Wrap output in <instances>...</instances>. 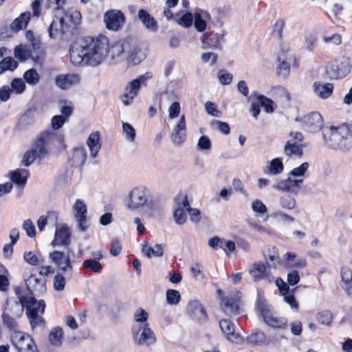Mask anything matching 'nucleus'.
I'll list each match as a JSON object with an SVG mask.
<instances>
[{"instance_id":"nucleus-1","label":"nucleus","mask_w":352,"mask_h":352,"mask_svg":"<svg viewBox=\"0 0 352 352\" xmlns=\"http://www.w3.org/2000/svg\"><path fill=\"white\" fill-rule=\"evenodd\" d=\"M109 51V39L104 35L96 38L87 36L70 47L71 62L76 66L85 64L91 67L100 65Z\"/></svg>"},{"instance_id":"nucleus-2","label":"nucleus","mask_w":352,"mask_h":352,"mask_svg":"<svg viewBox=\"0 0 352 352\" xmlns=\"http://www.w3.org/2000/svg\"><path fill=\"white\" fill-rule=\"evenodd\" d=\"M81 14L77 10L65 12L60 17L55 16L49 28V36L52 38L72 35L78 25L80 23Z\"/></svg>"},{"instance_id":"nucleus-3","label":"nucleus","mask_w":352,"mask_h":352,"mask_svg":"<svg viewBox=\"0 0 352 352\" xmlns=\"http://www.w3.org/2000/svg\"><path fill=\"white\" fill-rule=\"evenodd\" d=\"M323 138L327 146L333 149L344 151L352 147V134L345 124L326 129L323 132Z\"/></svg>"},{"instance_id":"nucleus-4","label":"nucleus","mask_w":352,"mask_h":352,"mask_svg":"<svg viewBox=\"0 0 352 352\" xmlns=\"http://www.w3.org/2000/svg\"><path fill=\"white\" fill-rule=\"evenodd\" d=\"M19 290V288L15 289L17 298H8L3 308V323L10 329H16V320L22 316L25 308V296H20Z\"/></svg>"},{"instance_id":"nucleus-5","label":"nucleus","mask_w":352,"mask_h":352,"mask_svg":"<svg viewBox=\"0 0 352 352\" xmlns=\"http://www.w3.org/2000/svg\"><path fill=\"white\" fill-rule=\"evenodd\" d=\"M151 77V73L147 72L128 82L125 87L124 94L120 96V100L123 104L125 106L131 104L138 94L141 85H146V81Z\"/></svg>"},{"instance_id":"nucleus-6","label":"nucleus","mask_w":352,"mask_h":352,"mask_svg":"<svg viewBox=\"0 0 352 352\" xmlns=\"http://www.w3.org/2000/svg\"><path fill=\"white\" fill-rule=\"evenodd\" d=\"M150 204L149 191L144 186L133 188L126 199V206L132 210H138L145 206H149Z\"/></svg>"},{"instance_id":"nucleus-7","label":"nucleus","mask_w":352,"mask_h":352,"mask_svg":"<svg viewBox=\"0 0 352 352\" xmlns=\"http://www.w3.org/2000/svg\"><path fill=\"white\" fill-rule=\"evenodd\" d=\"M134 342L138 345L151 346L155 343L156 337L148 324H134L132 327Z\"/></svg>"},{"instance_id":"nucleus-8","label":"nucleus","mask_w":352,"mask_h":352,"mask_svg":"<svg viewBox=\"0 0 352 352\" xmlns=\"http://www.w3.org/2000/svg\"><path fill=\"white\" fill-rule=\"evenodd\" d=\"M70 253H73L69 249L67 251H54L50 254V258L56 264L59 270L67 277L72 276V265L70 259Z\"/></svg>"},{"instance_id":"nucleus-9","label":"nucleus","mask_w":352,"mask_h":352,"mask_svg":"<svg viewBox=\"0 0 352 352\" xmlns=\"http://www.w3.org/2000/svg\"><path fill=\"white\" fill-rule=\"evenodd\" d=\"M12 343L18 352H38L32 338L22 332H15L12 336Z\"/></svg>"},{"instance_id":"nucleus-10","label":"nucleus","mask_w":352,"mask_h":352,"mask_svg":"<svg viewBox=\"0 0 352 352\" xmlns=\"http://www.w3.org/2000/svg\"><path fill=\"white\" fill-rule=\"evenodd\" d=\"M240 302L241 296L239 292L230 294L222 300V309L227 315H238L241 312Z\"/></svg>"},{"instance_id":"nucleus-11","label":"nucleus","mask_w":352,"mask_h":352,"mask_svg":"<svg viewBox=\"0 0 352 352\" xmlns=\"http://www.w3.org/2000/svg\"><path fill=\"white\" fill-rule=\"evenodd\" d=\"M104 21L108 30L117 31L124 25L125 17L121 11L112 10L104 14Z\"/></svg>"},{"instance_id":"nucleus-12","label":"nucleus","mask_w":352,"mask_h":352,"mask_svg":"<svg viewBox=\"0 0 352 352\" xmlns=\"http://www.w3.org/2000/svg\"><path fill=\"white\" fill-rule=\"evenodd\" d=\"M135 52V47L132 48L129 41L122 40L113 43L111 47L109 46L108 53L111 54L113 59L120 58L124 53L127 54L131 58Z\"/></svg>"},{"instance_id":"nucleus-13","label":"nucleus","mask_w":352,"mask_h":352,"mask_svg":"<svg viewBox=\"0 0 352 352\" xmlns=\"http://www.w3.org/2000/svg\"><path fill=\"white\" fill-rule=\"evenodd\" d=\"M296 121H301L303 123V127L310 132L319 131L323 124L322 118L317 111H313L304 116L300 120L296 118Z\"/></svg>"},{"instance_id":"nucleus-14","label":"nucleus","mask_w":352,"mask_h":352,"mask_svg":"<svg viewBox=\"0 0 352 352\" xmlns=\"http://www.w3.org/2000/svg\"><path fill=\"white\" fill-rule=\"evenodd\" d=\"M57 139L58 137L55 133L43 131L38 136L34 145L38 149L43 151V154L46 155L50 146H52Z\"/></svg>"},{"instance_id":"nucleus-15","label":"nucleus","mask_w":352,"mask_h":352,"mask_svg":"<svg viewBox=\"0 0 352 352\" xmlns=\"http://www.w3.org/2000/svg\"><path fill=\"white\" fill-rule=\"evenodd\" d=\"M87 154L85 147L78 146L68 153L67 162L71 166L81 168L85 163Z\"/></svg>"},{"instance_id":"nucleus-16","label":"nucleus","mask_w":352,"mask_h":352,"mask_svg":"<svg viewBox=\"0 0 352 352\" xmlns=\"http://www.w3.org/2000/svg\"><path fill=\"white\" fill-rule=\"evenodd\" d=\"M186 138V124L185 116L182 115L173 128L170 135L173 143L176 146L182 145Z\"/></svg>"},{"instance_id":"nucleus-17","label":"nucleus","mask_w":352,"mask_h":352,"mask_svg":"<svg viewBox=\"0 0 352 352\" xmlns=\"http://www.w3.org/2000/svg\"><path fill=\"white\" fill-rule=\"evenodd\" d=\"M302 182V178L292 179L289 177L286 179L278 182L273 187L274 189L289 192L292 194L296 195L301 188V184Z\"/></svg>"},{"instance_id":"nucleus-18","label":"nucleus","mask_w":352,"mask_h":352,"mask_svg":"<svg viewBox=\"0 0 352 352\" xmlns=\"http://www.w3.org/2000/svg\"><path fill=\"white\" fill-rule=\"evenodd\" d=\"M25 314L28 317H32L35 315H39V314H42L44 312L45 308L44 300L38 301L34 297L25 296Z\"/></svg>"},{"instance_id":"nucleus-19","label":"nucleus","mask_w":352,"mask_h":352,"mask_svg":"<svg viewBox=\"0 0 352 352\" xmlns=\"http://www.w3.org/2000/svg\"><path fill=\"white\" fill-rule=\"evenodd\" d=\"M262 316L265 322L272 328L286 329L287 326V320L283 317H278L274 315L265 310V309H261Z\"/></svg>"},{"instance_id":"nucleus-20","label":"nucleus","mask_w":352,"mask_h":352,"mask_svg":"<svg viewBox=\"0 0 352 352\" xmlns=\"http://www.w3.org/2000/svg\"><path fill=\"white\" fill-rule=\"evenodd\" d=\"M187 311L194 320L200 322H205L207 320L206 311L202 305L197 300H192L188 303Z\"/></svg>"},{"instance_id":"nucleus-21","label":"nucleus","mask_w":352,"mask_h":352,"mask_svg":"<svg viewBox=\"0 0 352 352\" xmlns=\"http://www.w3.org/2000/svg\"><path fill=\"white\" fill-rule=\"evenodd\" d=\"M46 280L43 277H38L36 275L32 274L25 280V284L29 291L33 294H43L46 290Z\"/></svg>"},{"instance_id":"nucleus-22","label":"nucleus","mask_w":352,"mask_h":352,"mask_svg":"<svg viewBox=\"0 0 352 352\" xmlns=\"http://www.w3.org/2000/svg\"><path fill=\"white\" fill-rule=\"evenodd\" d=\"M223 39V35L214 32H206L203 35L202 43L203 49H221V40Z\"/></svg>"},{"instance_id":"nucleus-23","label":"nucleus","mask_w":352,"mask_h":352,"mask_svg":"<svg viewBox=\"0 0 352 352\" xmlns=\"http://www.w3.org/2000/svg\"><path fill=\"white\" fill-rule=\"evenodd\" d=\"M70 235L69 228L67 226L56 228L54 239L52 243V245H68L70 243Z\"/></svg>"},{"instance_id":"nucleus-24","label":"nucleus","mask_w":352,"mask_h":352,"mask_svg":"<svg viewBox=\"0 0 352 352\" xmlns=\"http://www.w3.org/2000/svg\"><path fill=\"white\" fill-rule=\"evenodd\" d=\"M80 81V76L74 74L59 75L56 78V85L63 89H67Z\"/></svg>"},{"instance_id":"nucleus-25","label":"nucleus","mask_w":352,"mask_h":352,"mask_svg":"<svg viewBox=\"0 0 352 352\" xmlns=\"http://www.w3.org/2000/svg\"><path fill=\"white\" fill-rule=\"evenodd\" d=\"M219 327L230 341L238 342L241 340V337L235 333L234 324L230 320H221L219 321Z\"/></svg>"},{"instance_id":"nucleus-26","label":"nucleus","mask_w":352,"mask_h":352,"mask_svg":"<svg viewBox=\"0 0 352 352\" xmlns=\"http://www.w3.org/2000/svg\"><path fill=\"white\" fill-rule=\"evenodd\" d=\"M138 18L148 30L155 32L158 30L157 21L145 10L138 11Z\"/></svg>"},{"instance_id":"nucleus-27","label":"nucleus","mask_w":352,"mask_h":352,"mask_svg":"<svg viewBox=\"0 0 352 352\" xmlns=\"http://www.w3.org/2000/svg\"><path fill=\"white\" fill-rule=\"evenodd\" d=\"M100 138V133L98 131H96L91 133L87 140V144L90 151V156L93 158H95L97 156L101 148Z\"/></svg>"},{"instance_id":"nucleus-28","label":"nucleus","mask_w":352,"mask_h":352,"mask_svg":"<svg viewBox=\"0 0 352 352\" xmlns=\"http://www.w3.org/2000/svg\"><path fill=\"white\" fill-rule=\"evenodd\" d=\"M45 157V155L43 154V151H41L33 145L32 149L28 151L23 155L22 164L25 166H28L32 164L36 159L41 160Z\"/></svg>"},{"instance_id":"nucleus-29","label":"nucleus","mask_w":352,"mask_h":352,"mask_svg":"<svg viewBox=\"0 0 352 352\" xmlns=\"http://www.w3.org/2000/svg\"><path fill=\"white\" fill-rule=\"evenodd\" d=\"M180 199L182 201V206L186 208L187 211L189 212L190 220L193 223H198L201 219V212L197 208H192L190 207V204L188 202L187 195H178L176 197V200H179Z\"/></svg>"},{"instance_id":"nucleus-30","label":"nucleus","mask_w":352,"mask_h":352,"mask_svg":"<svg viewBox=\"0 0 352 352\" xmlns=\"http://www.w3.org/2000/svg\"><path fill=\"white\" fill-rule=\"evenodd\" d=\"M195 28L198 32H203L206 28V21L210 19V14L208 12L198 10L195 12Z\"/></svg>"},{"instance_id":"nucleus-31","label":"nucleus","mask_w":352,"mask_h":352,"mask_svg":"<svg viewBox=\"0 0 352 352\" xmlns=\"http://www.w3.org/2000/svg\"><path fill=\"white\" fill-rule=\"evenodd\" d=\"M341 287L345 292L346 294H349L352 287V271L350 268L344 267L341 268Z\"/></svg>"},{"instance_id":"nucleus-32","label":"nucleus","mask_w":352,"mask_h":352,"mask_svg":"<svg viewBox=\"0 0 352 352\" xmlns=\"http://www.w3.org/2000/svg\"><path fill=\"white\" fill-rule=\"evenodd\" d=\"M314 92L322 98H327L333 92V86L331 83L316 82L314 84Z\"/></svg>"},{"instance_id":"nucleus-33","label":"nucleus","mask_w":352,"mask_h":352,"mask_svg":"<svg viewBox=\"0 0 352 352\" xmlns=\"http://www.w3.org/2000/svg\"><path fill=\"white\" fill-rule=\"evenodd\" d=\"M302 147L303 145L302 144H299L297 142H293V140H291L286 143L284 148V153L288 157L295 155L300 157L303 154Z\"/></svg>"},{"instance_id":"nucleus-34","label":"nucleus","mask_w":352,"mask_h":352,"mask_svg":"<svg viewBox=\"0 0 352 352\" xmlns=\"http://www.w3.org/2000/svg\"><path fill=\"white\" fill-rule=\"evenodd\" d=\"M344 66L343 63L340 65L331 64L327 67L326 72L332 78H342L349 73L348 68H342Z\"/></svg>"},{"instance_id":"nucleus-35","label":"nucleus","mask_w":352,"mask_h":352,"mask_svg":"<svg viewBox=\"0 0 352 352\" xmlns=\"http://www.w3.org/2000/svg\"><path fill=\"white\" fill-rule=\"evenodd\" d=\"M175 201V210L173 213V219L177 225H183L186 221V212L184 211V208L182 206V201L180 200H176Z\"/></svg>"},{"instance_id":"nucleus-36","label":"nucleus","mask_w":352,"mask_h":352,"mask_svg":"<svg viewBox=\"0 0 352 352\" xmlns=\"http://www.w3.org/2000/svg\"><path fill=\"white\" fill-rule=\"evenodd\" d=\"M263 256L266 265L269 268L276 267V265L280 262L278 250L275 247H272V249H269L267 252L264 251Z\"/></svg>"},{"instance_id":"nucleus-37","label":"nucleus","mask_w":352,"mask_h":352,"mask_svg":"<svg viewBox=\"0 0 352 352\" xmlns=\"http://www.w3.org/2000/svg\"><path fill=\"white\" fill-rule=\"evenodd\" d=\"M31 14L30 12L22 13L19 17L15 19L10 25V28L13 31H19L23 28H26L30 19Z\"/></svg>"},{"instance_id":"nucleus-38","label":"nucleus","mask_w":352,"mask_h":352,"mask_svg":"<svg viewBox=\"0 0 352 352\" xmlns=\"http://www.w3.org/2000/svg\"><path fill=\"white\" fill-rule=\"evenodd\" d=\"M11 180L18 184L24 186L29 176V171L24 168H18L10 173Z\"/></svg>"},{"instance_id":"nucleus-39","label":"nucleus","mask_w":352,"mask_h":352,"mask_svg":"<svg viewBox=\"0 0 352 352\" xmlns=\"http://www.w3.org/2000/svg\"><path fill=\"white\" fill-rule=\"evenodd\" d=\"M266 265L262 262L254 263L250 269V274L255 281L264 278Z\"/></svg>"},{"instance_id":"nucleus-40","label":"nucleus","mask_w":352,"mask_h":352,"mask_svg":"<svg viewBox=\"0 0 352 352\" xmlns=\"http://www.w3.org/2000/svg\"><path fill=\"white\" fill-rule=\"evenodd\" d=\"M283 164L280 157L273 159L268 166L265 167V172L271 175H278L283 170Z\"/></svg>"},{"instance_id":"nucleus-41","label":"nucleus","mask_w":352,"mask_h":352,"mask_svg":"<svg viewBox=\"0 0 352 352\" xmlns=\"http://www.w3.org/2000/svg\"><path fill=\"white\" fill-rule=\"evenodd\" d=\"M247 342L254 345H262L266 342V336L263 331L256 330L246 338Z\"/></svg>"},{"instance_id":"nucleus-42","label":"nucleus","mask_w":352,"mask_h":352,"mask_svg":"<svg viewBox=\"0 0 352 352\" xmlns=\"http://www.w3.org/2000/svg\"><path fill=\"white\" fill-rule=\"evenodd\" d=\"M63 338V329L59 327H56L50 332L48 337V340L51 344L55 346H60L62 344Z\"/></svg>"},{"instance_id":"nucleus-43","label":"nucleus","mask_w":352,"mask_h":352,"mask_svg":"<svg viewBox=\"0 0 352 352\" xmlns=\"http://www.w3.org/2000/svg\"><path fill=\"white\" fill-rule=\"evenodd\" d=\"M162 244H157L153 248L145 245L142 248V252L149 258L153 256L160 257L164 254Z\"/></svg>"},{"instance_id":"nucleus-44","label":"nucleus","mask_w":352,"mask_h":352,"mask_svg":"<svg viewBox=\"0 0 352 352\" xmlns=\"http://www.w3.org/2000/svg\"><path fill=\"white\" fill-rule=\"evenodd\" d=\"M14 56L19 60L24 61L29 58H34L32 52L27 46L18 45L14 49Z\"/></svg>"},{"instance_id":"nucleus-45","label":"nucleus","mask_w":352,"mask_h":352,"mask_svg":"<svg viewBox=\"0 0 352 352\" xmlns=\"http://www.w3.org/2000/svg\"><path fill=\"white\" fill-rule=\"evenodd\" d=\"M23 78L25 82L31 85H36L40 80V76L34 69L26 71L23 74Z\"/></svg>"},{"instance_id":"nucleus-46","label":"nucleus","mask_w":352,"mask_h":352,"mask_svg":"<svg viewBox=\"0 0 352 352\" xmlns=\"http://www.w3.org/2000/svg\"><path fill=\"white\" fill-rule=\"evenodd\" d=\"M17 62L13 60L12 58H4L0 62V74L3 73L6 70L12 71L15 69L17 67Z\"/></svg>"},{"instance_id":"nucleus-47","label":"nucleus","mask_w":352,"mask_h":352,"mask_svg":"<svg viewBox=\"0 0 352 352\" xmlns=\"http://www.w3.org/2000/svg\"><path fill=\"white\" fill-rule=\"evenodd\" d=\"M59 109L62 116L67 119L72 114L74 106L72 102L63 100L59 102Z\"/></svg>"},{"instance_id":"nucleus-48","label":"nucleus","mask_w":352,"mask_h":352,"mask_svg":"<svg viewBox=\"0 0 352 352\" xmlns=\"http://www.w3.org/2000/svg\"><path fill=\"white\" fill-rule=\"evenodd\" d=\"M65 276L64 273L60 272L58 273L54 278V288L56 291H62L65 286L66 278H71Z\"/></svg>"},{"instance_id":"nucleus-49","label":"nucleus","mask_w":352,"mask_h":352,"mask_svg":"<svg viewBox=\"0 0 352 352\" xmlns=\"http://www.w3.org/2000/svg\"><path fill=\"white\" fill-rule=\"evenodd\" d=\"M316 319L322 324L329 325L332 322L333 315L330 311L324 310L318 313Z\"/></svg>"},{"instance_id":"nucleus-50","label":"nucleus","mask_w":352,"mask_h":352,"mask_svg":"<svg viewBox=\"0 0 352 352\" xmlns=\"http://www.w3.org/2000/svg\"><path fill=\"white\" fill-rule=\"evenodd\" d=\"M280 204L283 208L291 210L296 206V199L290 195H285L280 197Z\"/></svg>"},{"instance_id":"nucleus-51","label":"nucleus","mask_w":352,"mask_h":352,"mask_svg":"<svg viewBox=\"0 0 352 352\" xmlns=\"http://www.w3.org/2000/svg\"><path fill=\"white\" fill-rule=\"evenodd\" d=\"M258 102L260 104V107H263L265 109V111L267 113H272L274 111L272 104L273 101L271 99L267 98L263 95H259L256 98Z\"/></svg>"},{"instance_id":"nucleus-52","label":"nucleus","mask_w":352,"mask_h":352,"mask_svg":"<svg viewBox=\"0 0 352 352\" xmlns=\"http://www.w3.org/2000/svg\"><path fill=\"white\" fill-rule=\"evenodd\" d=\"M167 302L170 305H177L179 302L181 296L177 290L168 289L166 293Z\"/></svg>"},{"instance_id":"nucleus-53","label":"nucleus","mask_w":352,"mask_h":352,"mask_svg":"<svg viewBox=\"0 0 352 352\" xmlns=\"http://www.w3.org/2000/svg\"><path fill=\"white\" fill-rule=\"evenodd\" d=\"M148 313L142 308H138L134 314V320L138 323L137 324L148 323Z\"/></svg>"},{"instance_id":"nucleus-54","label":"nucleus","mask_w":352,"mask_h":352,"mask_svg":"<svg viewBox=\"0 0 352 352\" xmlns=\"http://www.w3.org/2000/svg\"><path fill=\"white\" fill-rule=\"evenodd\" d=\"M210 125L214 129H218L223 134L228 135L230 133V126L226 122L214 120L211 122Z\"/></svg>"},{"instance_id":"nucleus-55","label":"nucleus","mask_w":352,"mask_h":352,"mask_svg":"<svg viewBox=\"0 0 352 352\" xmlns=\"http://www.w3.org/2000/svg\"><path fill=\"white\" fill-rule=\"evenodd\" d=\"M47 216H41L37 221V226L40 231H43L50 217H53L56 220L58 219V213L55 211L48 212Z\"/></svg>"},{"instance_id":"nucleus-56","label":"nucleus","mask_w":352,"mask_h":352,"mask_svg":"<svg viewBox=\"0 0 352 352\" xmlns=\"http://www.w3.org/2000/svg\"><path fill=\"white\" fill-rule=\"evenodd\" d=\"M122 129L126 139L129 142H133L136 133L132 125L126 122H122Z\"/></svg>"},{"instance_id":"nucleus-57","label":"nucleus","mask_w":352,"mask_h":352,"mask_svg":"<svg viewBox=\"0 0 352 352\" xmlns=\"http://www.w3.org/2000/svg\"><path fill=\"white\" fill-rule=\"evenodd\" d=\"M74 209L76 211L75 217H87V207L86 205L80 199H77L74 205Z\"/></svg>"},{"instance_id":"nucleus-58","label":"nucleus","mask_w":352,"mask_h":352,"mask_svg":"<svg viewBox=\"0 0 352 352\" xmlns=\"http://www.w3.org/2000/svg\"><path fill=\"white\" fill-rule=\"evenodd\" d=\"M193 22V15L190 12H186L177 19V23L184 28H189Z\"/></svg>"},{"instance_id":"nucleus-59","label":"nucleus","mask_w":352,"mask_h":352,"mask_svg":"<svg viewBox=\"0 0 352 352\" xmlns=\"http://www.w3.org/2000/svg\"><path fill=\"white\" fill-rule=\"evenodd\" d=\"M82 267L83 268H91L94 272H100L102 269L100 263L93 259L85 260Z\"/></svg>"},{"instance_id":"nucleus-60","label":"nucleus","mask_w":352,"mask_h":352,"mask_svg":"<svg viewBox=\"0 0 352 352\" xmlns=\"http://www.w3.org/2000/svg\"><path fill=\"white\" fill-rule=\"evenodd\" d=\"M12 90L17 94H22L25 89V85L21 78H14L11 82Z\"/></svg>"},{"instance_id":"nucleus-61","label":"nucleus","mask_w":352,"mask_h":352,"mask_svg":"<svg viewBox=\"0 0 352 352\" xmlns=\"http://www.w3.org/2000/svg\"><path fill=\"white\" fill-rule=\"evenodd\" d=\"M23 229L25 231L29 237H34L36 234V228L33 222L30 219H26L22 225Z\"/></svg>"},{"instance_id":"nucleus-62","label":"nucleus","mask_w":352,"mask_h":352,"mask_svg":"<svg viewBox=\"0 0 352 352\" xmlns=\"http://www.w3.org/2000/svg\"><path fill=\"white\" fill-rule=\"evenodd\" d=\"M224 239L220 238L217 236H213L208 241V245L213 250L222 248L226 252V248H223Z\"/></svg>"},{"instance_id":"nucleus-63","label":"nucleus","mask_w":352,"mask_h":352,"mask_svg":"<svg viewBox=\"0 0 352 352\" xmlns=\"http://www.w3.org/2000/svg\"><path fill=\"white\" fill-rule=\"evenodd\" d=\"M289 72H290L289 64L285 60H282L277 67L278 74L280 76L285 78L289 75Z\"/></svg>"},{"instance_id":"nucleus-64","label":"nucleus","mask_w":352,"mask_h":352,"mask_svg":"<svg viewBox=\"0 0 352 352\" xmlns=\"http://www.w3.org/2000/svg\"><path fill=\"white\" fill-rule=\"evenodd\" d=\"M232 74L226 70H221L218 73V78L222 85H230L232 80Z\"/></svg>"}]
</instances>
